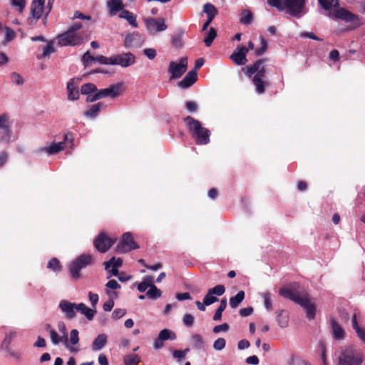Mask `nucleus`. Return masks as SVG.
Segmentation results:
<instances>
[{
    "mask_svg": "<svg viewBox=\"0 0 365 365\" xmlns=\"http://www.w3.org/2000/svg\"><path fill=\"white\" fill-rule=\"evenodd\" d=\"M78 331L77 329H72L70 332V339L68 340L69 344L74 346L79 341Z\"/></svg>",
    "mask_w": 365,
    "mask_h": 365,
    "instance_id": "3c124183",
    "label": "nucleus"
},
{
    "mask_svg": "<svg viewBox=\"0 0 365 365\" xmlns=\"http://www.w3.org/2000/svg\"><path fill=\"white\" fill-rule=\"evenodd\" d=\"M97 91L96 86L91 83H88L81 86V92L83 95H88Z\"/></svg>",
    "mask_w": 365,
    "mask_h": 365,
    "instance_id": "09e8293b",
    "label": "nucleus"
},
{
    "mask_svg": "<svg viewBox=\"0 0 365 365\" xmlns=\"http://www.w3.org/2000/svg\"><path fill=\"white\" fill-rule=\"evenodd\" d=\"M226 341L223 338H218L213 344V348L217 351H221L225 347Z\"/></svg>",
    "mask_w": 365,
    "mask_h": 365,
    "instance_id": "bf43d9fd",
    "label": "nucleus"
},
{
    "mask_svg": "<svg viewBox=\"0 0 365 365\" xmlns=\"http://www.w3.org/2000/svg\"><path fill=\"white\" fill-rule=\"evenodd\" d=\"M123 91V83H118L111 85L108 88L98 91V98L111 97L115 98L120 95Z\"/></svg>",
    "mask_w": 365,
    "mask_h": 365,
    "instance_id": "aec40b11",
    "label": "nucleus"
},
{
    "mask_svg": "<svg viewBox=\"0 0 365 365\" xmlns=\"http://www.w3.org/2000/svg\"><path fill=\"white\" fill-rule=\"evenodd\" d=\"M144 22L148 32L150 34H155L158 32L163 31L168 28L163 18H148L145 19Z\"/></svg>",
    "mask_w": 365,
    "mask_h": 365,
    "instance_id": "9b49d317",
    "label": "nucleus"
},
{
    "mask_svg": "<svg viewBox=\"0 0 365 365\" xmlns=\"http://www.w3.org/2000/svg\"><path fill=\"white\" fill-rule=\"evenodd\" d=\"M186 109L188 112H195L198 108L197 104L194 101H187L185 103Z\"/></svg>",
    "mask_w": 365,
    "mask_h": 365,
    "instance_id": "774afa93",
    "label": "nucleus"
},
{
    "mask_svg": "<svg viewBox=\"0 0 365 365\" xmlns=\"http://www.w3.org/2000/svg\"><path fill=\"white\" fill-rule=\"evenodd\" d=\"M141 43V36L138 32L128 34L124 39L123 46L127 48L138 47Z\"/></svg>",
    "mask_w": 365,
    "mask_h": 365,
    "instance_id": "b1692460",
    "label": "nucleus"
},
{
    "mask_svg": "<svg viewBox=\"0 0 365 365\" xmlns=\"http://www.w3.org/2000/svg\"><path fill=\"white\" fill-rule=\"evenodd\" d=\"M76 312L84 315L88 320H92L96 313V310L88 307L84 303L76 304Z\"/></svg>",
    "mask_w": 365,
    "mask_h": 365,
    "instance_id": "a878e982",
    "label": "nucleus"
},
{
    "mask_svg": "<svg viewBox=\"0 0 365 365\" xmlns=\"http://www.w3.org/2000/svg\"><path fill=\"white\" fill-rule=\"evenodd\" d=\"M46 329L49 332L51 341L53 345H58L60 343H62L70 352L76 353L78 351L77 348L69 344L68 339H67V342H65L64 339H63V336L61 334L58 335L57 331L51 329L49 324L47 325Z\"/></svg>",
    "mask_w": 365,
    "mask_h": 365,
    "instance_id": "a211bd4d",
    "label": "nucleus"
},
{
    "mask_svg": "<svg viewBox=\"0 0 365 365\" xmlns=\"http://www.w3.org/2000/svg\"><path fill=\"white\" fill-rule=\"evenodd\" d=\"M68 98L70 101H75L79 98V92L74 79H71L67 83Z\"/></svg>",
    "mask_w": 365,
    "mask_h": 365,
    "instance_id": "cd10ccee",
    "label": "nucleus"
},
{
    "mask_svg": "<svg viewBox=\"0 0 365 365\" xmlns=\"http://www.w3.org/2000/svg\"><path fill=\"white\" fill-rule=\"evenodd\" d=\"M184 120L197 144L206 145L210 142V132L202 127L199 120L191 116L186 117Z\"/></svg>",
    "mask_w": 365,
    "mask_h": 365,
    "instance_id": "7ed1b4c3",
    "label": "nucleus"
},
{
    "mask_svg": "<svg viewBox=\"0 0 365 365\" xmlns=\"http://www.w3.org/2000/svg\"><path fill=\"white\" fill-rule=\"evenodd\" d=\"M298 304L305 309L307 317L309 319L312 320L314 319L316 312L315 306L306 295L302 298Z\"/></svg>",
    "mask_w": 365,
    "mask_h": 365,
    "instance_id": "5701e85b",
    "label": "nucleus"
},
{
    "mask_svg": "<svg viewBox=\"0 0 365 365\" xmlns=\"http://www.w3.org/2000/svg\"><path fill=\"white\" fill-rule=\"evenodd\" d=\"M119 17L127 20L128 22L134 28H137L138 26V23L136 21V16L134 15L132 12L129 11L128 10L123 9L120 13Z\"/></svg>",
    "mask_w": 365,
    "mask_h": 365,
    "instance_id": "473e14b6",
    "label": "nucleus"
},
{
    "mask_svg": "<svg viewBox=\"0 0 365 365\" xmlns=\"http://www.w3.org/2000/svg\"><path fill=\"white\" fill-rule=\"evenodd\" d=\"M162 295V292L155 285L151 286L146 292V296L150 299H157Z\"/></svg>",
    "mask_w": 365,
    "mask_h": 365,
    "instance_id": "79ce46f5",
    "label": "nucleus"
},
{
    "mask_svg": "<svg viewBox=\"0 0 365 365\" xmlns=\"http://www.w3.org/2000/svg\"><path fill=\"white\" fill-rule=\"evenodd\" d=\"M16 336V331L14 330H10L8 333H6L4 344H10L12 339Z\"/></svg>",
    "mask_w": 365,
    "mask_h": 365,
    "instance_id": "69168bd1",
    "label": "nucleus"
},
{
    "mask_svg": "<svg viewBox=\"0 0 365 365\" xmlns=\"http://www.w3.org/2000/svg\"><path fill=\"white\" fill-rule=\"evenodd\" d=\"M187 58L182 57L178 62L171 61L168 68V72L170 75V80L180 78L187 68Z\"/></svg>",
    "mask_w": 365,
    "mask_h": 365,
    "instance_id": "1a4fd4ad",
    "label": "nucleus"
},
{
    "mask_svg": "<svg viewBox=\"0 0 365 365\" xmlns=\"http://www.w3.org/2000/svg\"><path fill=\"white\" fill-rule=\"evenodd\" d=\"M115 240L108 237L104 232H101L95 239L93 245L98 252L104 253L115 243Z\"/></svg>",
    "mask_w": 365,
    "mask_h": 365,
    "instance_id": "2eb2a0df",
    "label": "nucleus"
},
{
    "mask_svg": "<svg viewBox=\"0 0 365 365\" xmlns=\"http://www.w3.org/2000/svg\"><path fill=\"white\" fill-rule=\"evenodd\" d=\"M107 343V336L105 334H98L92 344V349L95 351L102 349Z\"/></svg>",
    "mask_w": 365,
    "mask_h": 365,
    "instance_id": "c756f323",
    "label": "nucleus"
},
{
    "mask_svg": "<svg viewBox=\"0 0 365 365\" xmlns=\"http://www.w3.org/2000/svg\"><path fill=\"white\" fill-rule=\"evenodd\" d=\"M88 297H89V300L91 303V305H92L93 309H96V305L98 302V299H99L98 295L97 294H94L91 292H89Z\"/></svg>",
    "mask_w": 365,
    "mask_h": 365,
    "instance_id": "e2e57ef3",
    "label": "nucleus"
},
{
    "mask_svg": "<svg viewBox=\"0 0 365 365\" xmlns=\"http://www.w3.org/2000/svg\"><path fill=\"white\" fill-rule=\"evenodd\" d=\"M253 20L252 14L249 10H244L240 14V21L242 24L249 25Z\"/></svg>",
    "mask_w": 365,
    "mask_h": 365,
    "instance_id": "ea45409f",
    "label": "nucleus"
},
{
    "mask_svg": "<svg viewBox=\"0 0 365 365\" xmlns=\"http://www.w3.org/2000/svg\"><path fill=\"white\" fill-rule=\"evenodd\" d=\"M93 263V257L90 254H82L72 261L68 269L72 279L76 280L81 277L80 271Z\"/></svg>",
    "mask_w": 365,
    "mask_h": 365,
    "instance_id": "20e7f679",
    "label": "nucleus"
},
{
    "mask_svg": "<svg viewBox=\"0 0 365 365\" xmlns=\"http://www.w3.org/2000/svg\"><path fill=\"white\" fill-rule=\"evenodd\" d=\"M203 12L206 13L207 16H215L217 14V10L214 5L207 3L203 6Z\"/></svg>",
    "mask_w": 365,
    "mask_h": 365,
    "instance_id": "8fccbe9b",
    "label": "nucleus"
},
{
    "mask_svg": "<svg viewBox=\"0 0 365 365\" xmlns=\"http://www.w3.org/2000/svg\"><path fill=\"white\" fill-rule=\"evenodd\" d=\"M11 137L9 116L7 114L0 115V142L9 143Z\"/></svg>",
    "mask_w": 365,
    "mask_h": 365,
    "instance_id": "4468645a",
    "label": "nucleus"
},
{
    "mask_svg": "<svg viewBox=\"0 0 365 365\" xmlns=\"http://www.w3.org/2000/svg\"><path fill=\"white\" fill-rule=\"evenodd\" d=\"M192 346L194 349L202 350L205 348V343L202 337L200 334H194L191 337Z\"/></svg>",
    "mask_w": 365,
    "mask_h": 365,
    "instance_id": "e433bc0d",
    "label": "nucleus"
},
{
    "mask_svg": "<svg viewBox=\"0 0 365 365\" xmlns=\"http://www.w3.org/2000/svg\"><path fill=\"white\" fill-rule=\"evenodd\" d=\"M227 307V299L225 298L221 299L219 307L215 311L213 316L214 321H219L222 318V313Z\"/></svg>",
    "mask_w": 365,
    "mask_h": 365,
    "instance_id": "a19ab883",
    "label": "nucleus"
},
{
    "mask_svg": "<svg viewBox=\"0 0 365 365\" xmlns=\"http://www.w3.org/2000/svg\"><path fill=\"white\" fill-rule=\"evenodd\" d=\"M61 312L65 314L68 319H72L76 317V304L68 300H61L58 305Z\"/></svg>",
    "mask_w": 365,
    "mask_h": 365,
    "instance_id": "4be33fe9",
    "label": "nucleus"
},
{
    "mask_svg": "<svg viewBox=\"0 0 365 365\" xmlns=\"http://www.w3.org/2000/svg\"><path fill=\"white\" fill-rule=\"evenodd\" d=\"M143 52L150 60L154 59L157 55V51L155 48H145Z\"/></svg>",
    "mask_w": 365,
    "mask_h": 365,
    "instance_id": "680f3d73",
    "label": "nucleus"
},
{
    "mask_svg": "<svg viewBox=\"0 0 365 365\" xmlns=\"http://www.w3.org/2000/svg\"><path fill=\"white\" fill-rule=\"evenodd\" d=\"M333 16L347 23H351L355 27L360 25V20L357 15L342 8L334 9Z\"/></svg>",
    "mask_w": 365,
    "mask_h": 365,
    "instance_id": "f8f14e48",
    "label": "nucleus"
},
{
    "mask_svg": "<svg viewBox=\"0 0 365 365\" xmlns=\"http://www.w3.org/2000/svg\"><path fill=\"white\" fill-rule=\"evenodd\" d=\"M277 320L280 327H287L289 324L288 312L285 310H281L280 312H279V313L277 314Z\"/></svg>",
    "mask_w": 365,
    "mask_h": 365,
    "instance_id": "c9c22d12",
    "label": "nucleus"
},
{
    "mask_svg": "<svg viewBox=\"0 0 365 365\" xmlns=\"http://www.w3.org/2000/svg\"><path fill=\"white\" fill-rule=\"evenodd\" d=\"M216 36L217 32L215 29L213 28H210L208 33L206 35V37L204 39V42L206 46H210Z\"/></svg>",
    "mask_w": 365,
    "mask_h": 365,
    "instance_id": "37998d69",
    "label": "nucleus"
},
{
    "mask_svg": "<svg viewBox=\"0 0 365 365\" xmlns=\"http://www.w3.org/2000/svg\"><path fill=\"white\" fill-rule=\"evenodd\" d=\"M306 0H267V4L278 11L287 10L292 16L299 18L305 11Z\"/></svg>",
    "mask_w": 365,
    "mask_h": 365,
    "instance_id": "f03ea898",
    "label": "nucleus"
},
{
    "mask_svg": "<svg viewBox=\"0 0 365 365\" xmlns=\"http://www.w3.org/2000/svg\"><path fill=\"white\" fill-rule=\"evenodd\" d=\"M0 34L4 36V40L1 42L3 45L7 44L16 36L15 32L9 27H4L2 30L1 29Z\"/></svg>",
    "mask_w": 365,
    "mask_h": 365,
    "instance_id": "f704fd0d",
    "label": "nucleus"
},
{
    "mask_svg": "<svg viewBox=\"0 0 365 365\" xmlns=\"http://www.w3.org/2000/svg\"><path fill=\"white\" fill-rule=\"evenodd\" d=\"M245 299L244 291H240L235 297L230 299V305L232 308L237 307Z\"/></svg>",
    "mask_w": 365,
    "mask_h": 365,
    "instance_id": "4c0bfd02",
    "label": "nucleus"
},
{
    "mask_svg": "<svg viewBox=\"0 0 365 365\" xmlns=\"http://www.w3.org/2000/svg\"><path fill=\"white\" fill-rule=\"evenodd\" d=\"M56 39L57 43L60 46H76L81 45L83 41V38L81 34L68 30L59 34Z\"/></svg>",
    "mask_w": 365,
    "mask_h": 365,
    "instance_id": "6e6552de",
    "label": "nucleus"
},
{
    "mask_svg": "<svg viewBox=\"0 0 365 365\" xmlns=\"http://www.w3.org/2000/svg\"><path fill=\"white\" fill-rule=\"evenodd\" d=\"M126 314V310L124 309H115L112 313V317L114 319H118L123 317Z\"/></svg>",
    "mask_w": 365,
    "mask_h": 365,
    "instance_id": "0e129e2a",
    "label": "nucleus"
},
{
    "mask_svg": "<svg viewBox=\"0 0 365 365\" xmlns=\"http://www.w3.org/2000/svg\"><path fill=\"white\" fill-rule=\"evenodd\" d=\"M106 293L110 299L103 304V309L106 312H110L114 306L113 299L118 297V293L112 290H106Z\"/></svg>",
    "mask_w": 365,
    "mask_h": 365,
    "instance_id": "7c9ffc66",
    "label": "nucleus"
},
{
    "mask_svg": "<svg viewBox=\"0 0 365 365\" xmlns=\"http://www.w3.org/2000/svg\"><path fill=\"white\" fill-rule=\"evenodd\" d=\"M225 292V287L222 284H218L213 288L210 289L203 299V302L206 306H210L218 301L217 296H222Z\"/></svg>",
    "mask_w": 365,
    "mask_h": 365,
    "instance_id": "f3484780",
    "label": "nucleus"
},
{
    "mask_svg": "<svg viewBox=\"0 0 365 365\" xmlns=\"http://www.w3.org/2000/svg\"><path fill=\"white\" fill-rule=\"evenodd\" d=\"M73 147V137L71 133L63 135V140L58 143H52L50 145L41 149V151L46 152L48 155H53L61 150L66 149H72Z\"/></svg>",
    "mask_w": 365,
    "mask_h": 365,
    "instance_id": "0eeeda50",
    "label": "nucleus"
},
{
    "mask_svg": "<svg viewBox=\"0 0 365 365\" xmlns=\"http://www.w3.org/2000/svg\"><path fill=\"white\" fill-rule=\"evenodd\" d=\"M363 361V354L351 346L345 348L339 356V365H361Z\"/></svg>",
    "mask_w": 365,
    "mask_h": 365,
    "instance_id": "423d86ee",
    "label": "nucleus"
},
{
    "mask_svg": "<svg viewBox=\"0 0 365 365\" xmlns=\"http://www.w3.org/2000/svg\"><path fill=\"white\" fill-rule=\"evenodd\" d=\"M298 287L299 285L297 283H294L289 285L288 287L281 288L279 291V293L282 297L286 299H289L298 304L304 297L300 295L297 291Z\"/></svg>",
    "mask_w": 365,
    "mask_h": 365,
    "instance_id": "dca6fc26",
    "label": "nucleus"
},
{
    "mask_svg": "<svg viewBox=\"0 0 365 365\" xmlns=\"http://www.w3.org/2000/svg\"><path fill=\"white\" fill-rule=\"evenodd\" d=\"M10 79L12 83L19 86L23 85L24 82L23 77L20 74L15 72L11 73Z\"/></svg>",
    "mask_w": 365,
    "mask_h": 365,
    "instance_id": "5fc2aeb1",
    "label": "nucleus"
},
{
    "mask_svg": "<svg viewBox=\"0 0 365 365\" xmlns=\"http://www.w3.org/2000/svg\"><path fill=\"white\" fill-rule=\"evenodd\" d=\"M106 287L108 288L107 290H109V289L115 290V289H118L120 288V285L115 279L109 280L106 283Z\"/></svg>",
    "mask_w": 365,
    "mask_h": 365,
    "instance_id": "338daca9",
    "label": "nucleus"
},
{
    "mask_svg": "<svg viewBox=\"0 0 365 365\" xmlns=\"http://www.w3.org/2000/svg\"><path fill=\"white\" fill-rule=\"evenodd\" d=\"M123 264V260L121 258L115 259V257H113L110 259V260L103 262V265L105 266V269L106 271H109V268L111 267H120Z\"/></svg>",
    "mask_w": 365,
    "mask_h": 365,
    "instance_id": "58836bf2",
    "label": "nucleus"
},
{
    "mask_svg": "<svg viewBox=\"0 0 365 365\" xmlns=\"http://www.w3.org/2000/svg\"><path fill=\"white\" fill-rule=\"evenodd\" d=\"M260 43L261 47L255 50V53L257 56H262L267 49V43L262 36L260 37Z\"/></svg>",
    "mask_w": 365,
    "mask_h": 365,
    "instance_id": "6e6d98bb",
    "label": "nucleus"
},
{
    "mask_svg": "<svg viewBox=\"0 0 365 365\" xmlns=\"http://www.w3.org/2000/svg\"><path fill=\"white\" fill-rule=\"evenodd\" d=\"M140 361V357L137 354H129L124 358L125 365H138Z\"/></svg>",
    "mask_w": 365,
    "mask_h": 365,
    "instance_id": "a18cd8bd",
    "label": "nucleus"
},
{
    "mask_svg": "<svg viewBox=\"0 0 365 365\" xmlns=\"http://www.w3.org/2000/svg\"><path fill=\"white\" fill-rule=\"evenodd\" d=\"M53 42L52 41L48 42L47 45L43 48V52L41 56H38V58H42L45 57H49L50 55L55 52V49L53 46Z\"/></svg>",
    "mask_w": 365,
    "mask_h": 365,
    "instance_id": "de8ad7c7",
    "label": "nucleus"
},
{
    "mask_svg": "<svg viewBox=\"0 0 365 365\" xmlns=\"http://www.w3.org/2000/svg\"><path fill=\"white\" fill-rule=\"evenodd\" d=\"M171 43L175 48H180L182 45V34H175L171 38Z\"/></svg>",
    "mask_w": 365,
    "mask_h": 365,
    "instance_id": "4d7b16f0",
    "label": "nucleus"
},
{
    "mask_svg": "<svg viewBox=\"0 0 365 365\" xmlns=\"http://www.w3.org/2000/svg\"><path fill=\"white\" fill-rule=\"evenodd\" d=\"M352 327L355 330L358 337L365 343V329L361 328L357 322V315L356 313L354 314L351 319Z\"/></svg>",
    "mask_w": 365,
    "mask_h": 365,
    "instance_id": "2f4dec72",
    "label": "nucleus"
},
{
    "mask_svg": "<svg viewBox=\"0 0 365 365\" xmlns=\"http://www.w3.org/2000/svg\"><path fill=\"white\" fill-rule=\"evenodd\" d=\"M103 107L102 103H98L90 106V108L84 113V115L87 118H94L98 114L101 108Z\"/></svg>",
    "mask_w": 365,
    "mask_h": 365,
    "instance_id": "72a5a7b5",
    "label": "nucleus"
},
{
    "mask_svg": "<svg viewBox=\"0 0 365 365\" xmlns=\"http://www.w3.org/2000/svg\"><path fill=\"white\" fill-rule=\"evenodd\" d=\"M177 336L174 331L170 329H164L159 332L158 336L153 343V348L155 350L162 349L164 346V341L167 340H175Z\"/></svg>",
    "mask_w": 365,
    "mask_h": 365,
    "instance_id": "6ab92c4d",
    "label": "nucleus"
},
{
    "mask_svg": "<svg viewBox=\"0 0 365 365\" xmlns=\"http://www.w3.org/2000/svg\"><path fill=\"white\" fill-rule=\"evenodd\" d=\"M47 267L52 270V271H57V270H60L61 269V265H60V262H59V260L56 258H53L51 259L48 263V265H47Z\"/></svg>",
    "mask_w": 365,
    "mask_h": 365,
    "instance_id": "864d4df0",
    "label": "nucleus"
},
{
    "mask_svg": "<svg viewBox=\"0 0 365 365\" xmlns=\"http://www.w3.org/2000/svg\"><path fill=\"white\" fill-rule=\"evenodd\" d=\"M331 331L334 339L340 340L344 339V330L334 319L331 321Z\"/></svg>",
    "mask_w": 365,
    "mask_h": 365,
    "instance_id": "c85d7f7f",
    "label": "nucleus"
},
{
    "mask_svg": "<svg viewBox=\"0 0 365 365\" xmlns=\"http://www.w3.org/2000/svg\"><path fill=\"white\" fill-rule=\"evenodd\" d=\"M93 61H97L103 65H112V56L110 57H106L104 56H98L95 57V59Z\"/></svg>",
    "mask_w": 365,
    "mask_h": 365,
    "instance_id": "13d9d810",
    "label": "nucleus"
},
{
    "mask_svg": "<svg viewBox=\"0 0 365 365\" xmlns=\"http://www.w3.org/2000/svg\"><path fill=\"white\" fill-rule=\"evenodd\" d=\"M135 56L130 53H122L112 56V65H118L123 68L133 66L135 63Z\"/></svg>",
    "mask_w": 365,
    "mask_h": 365,
    "instance_id": "ddd939ff",
    "label": "nucleus"
},
{
    "mask_svg": "<svg viewBox=\"0 0 365 365\" xmlns=\"http://www.w3.org/2000/svg\"><path fill=\"white\" fill-rule=\"evenodd\" d=\"M261 297L264 299V305L267 310L270 311L272 309V303L271 300V294L269 292H262L259 294Z\"/></svg>",
    "mask_w": 365,
    "mask_h": 365,
    "instance_id": "c03bdc74",
    "label": "nucleus"
},
{
    "mask_svg": "<svg viewBox=\"0 0 365 365\" xmlns=\"http://www.w3.org/2000/svg\"><path fill=\"white\" fill-rule=\"evenodd\" d=\"M107 6L110 15H115L118 11H122L124 8V4L122 0H108L107 1Z\"/></svg>",
    "mask_w": 365,
    "mask_h": 365,
    "instance_id": "bb28decb",
    "label": "nucleus"
},
{
    "mask_svg": "<svg viewBox=\"0 0 365 365\" xmlns=\"http://www.w3.org/2000/svg\"><path fill=\"white\" fill-rule=\"evenodd\" d=\"M45 1L46 0H33L31 8V13L35 21L42 18L44 24L51 11L53 0H48L47 5H45Z\"/></svg>",
    "mask_w": 365,
    "mask_h": 365,
    "instance_id": "39448f33",
    "label": "nucleus"
},
{
    "mask_svg": "<svg viewBox=\"0 0 365 365\" xmlns=\"http://www.w3.org/2000/svg\"><path fill=\"white\" fill-rule=\"evenodd\" d=\"M197 80V73L195 70L190 71L183 79L179 82L178 85L182 88H188L193 85Z\"/></svg>",
    "mask_w": 365,
    "mask_h": 365,
    "instance_id": "393cba45",
    "label": "nucleus"
},
{
    "mask_svg": "<svg viewBox=\"0 0 365 365\" xmlns=\"http://www.w3.org/2000/svg\"><path fill=\"white\" fill-rule=\"evenodd\" d=\"M182 322L185 326L187 327H190L193 325L194 323V317L190 314H185L183 316Z\"/></svg>",
    "mask_w": 365,
    "mask_h": 365,
    "instance_id": "052dcab7",
    "label": "nucleus"
},
{
    "mask_svg": "<svg viewBox=\"0 0 365 365\" xmlns=\"http://www.w3.org/2000/svg\"><path fill=\"white\" fill-rule=\"evenodd\" d=\"M58 329L60 334L63 336V339H64L65 342H67L68 338V332H67V328L66 327V324L63 322H59L58 323Z\"/></svg>",
    "mask_w": 365,
    "mask_h": 365,
    "instance_id": "603ef678",
    "label": "nucleus"
},
{
    "mask_svg": "<svg viewBox=\"0 0 365 365\" xmlns=\"http://www.w3.org/2000/svg\"><path fill=\"white\" fill-rule=\"evenodd\" d=\"M319 3L325 10L335 8L338 5L337 0H319Z\"/></svg>",
    "mask_w": 365,
    "mask_h": 365,
    "instance_id": "49530a36",
    "label": "nucleus"
},
{
    "mask_svg": "<svg viewBox=\"0 0 365 365\" xmlns=\"http://www.w3.org/2000/svg\"><path fill=\"white\" fill-rule=\"evenodd\" d=\"M138 248V245L134 241L131 233L125 232L117 245L116 250L119 253H124Z\"/></svg>",
    "mask_w": 365,
    "mask_h": 365,
    "instance_id": "9d476101",
    "label": "nucleus"
},
{
    "mask_svg": "<svg viewBox=\"0 0 365 365\" xmlns=\"http://www.w3.org/2000/svg\"><path fill=\"white\" fill-rule=\"evenodd\" d=\"M246 74L252 77V81L255 86L256 92L258 94L264 93L265 87L269 85L266 81V70L264 66V60L257 61L252 66L247 67Z\"/></svg>",
    "mask_w": 365,
    "mask_h": 365,
    "instance_id": "f257e3e1",
    "label": "nucleus"
},
{
    "mask_svg": "<svg viewBox=\"0 0 365 365\" xmlns=\"http://www.w3.org/2000/svg\"><path fill=\"white\" fill-rule=\"evenodd\" d=\"M248 49L242 46H238L230 56L231 60L237 65H245L247 60L246 58Z\"/></svg>",
    "mask_w": 365,
    "mask_h": 365,
    "instance_id": "412c9836",
    "label": "nucleus"
}]
</instances>
